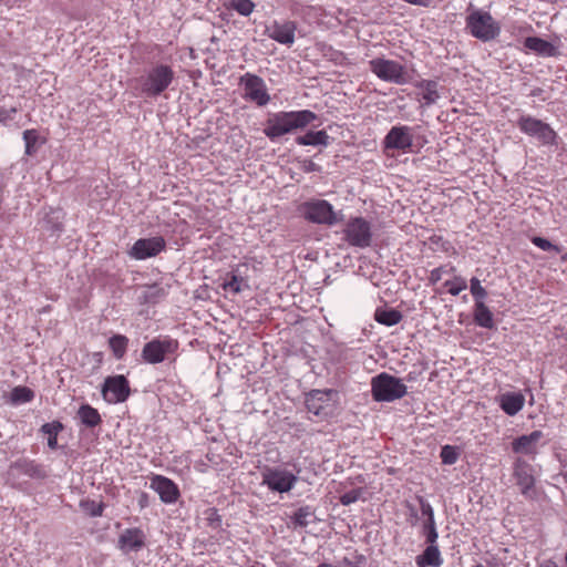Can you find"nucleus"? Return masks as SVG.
Segmentation results:
<instances>
[{
	"label": "nucleus",
	"mask_w": 567,
	"mask_h": 567,
	"mask_svg": "<svg viewBox=\"0 0 567 567\" xmlns=\"http://www.w3.org/2000/svg\"><path fill=\"white\" fill-rule=\"evenodd\" d=\"M297 481V476L287 470L267 468L262 472V483L269 489L278 493L289 492L293 488Z\"/></svg>",
	"instance_id": "13"
},
{
	"label": "nucleus",
	"mask_w": 567,
	"mask_h": 567,
	"mask_svg": "<svg viewBox=\"0 0 567 567\" xmlns=\"http://www.w3.org/2000/svg\"><path fill=\"white\" fill-rule=\"evenodd\" d=\"M542 436L543 433L540 431H534L528 435H522L513 441V451L515 453L532 454L535 452L536 443Z\"/></svg>",
	"instance_id": "22"
},
{
	"label": "nucleus",
	"mask_w": 567,
	"mask_h": 567,
	"mask_svg": "<svg viewBox=\"0 0 567 567\" xmlns=\"http://www.w3.org/2000/svg\"><path fill=\"white\" fill-rule=\"evenodd\" d=\"M415 86L421 90L423 105L430 106L436 103L440 97L436 81L422 80L417 82Z\"/></svg>",
	"instance_id": "25"
},
{
	"label": "nucleus",
	"mask_w": 567,
	"mask_h": 567,
	"mask_svg": "<svg viewBox=\"0 0 567 567\" xmlns=\"http://www.w3.org/2000/svg\"><path fill=\"white\" fill-rule=\"evenodd\" d=\"M363 494L362 488L351 489L340 496V503L344 506L355 503Z\"/></svg>",
	"instance_id": "44"
},
{
	"label": "nucleus",
	"mask_w": 567,
	"mask_h": 567,
	"mask_svg": "<svg viewBox=\"0 0 567 567\" xmlns=\"http://www.w3.org/2000/svg\"><path fill=\"white\" fill-rule=\"evenodd\" d=\"M109 346L116 359H122L126 353L128 338L123 334H114L109 339Z\"/></svg>",
	"instance_id": "31"
},
{
	"label": "nucleus",
	"mask_w": 567,
	"mask_h": 567,
	"mask_svg": "<svg viewBox=\"0 0 567 567\" xmlns=\"http://www.w3.org/2000/svg\"><path fill=\"white\" fill-rule=\"evenodd\" d=\"M23 473L31 476V477H44V471L43 468L35 464L34 462H23V464L20 465Z\"/></svg>",
	"instance_id": "42"
},
{
	"label": "nucleus",
	"mask_w": 567,
	"mask_h": 567,
	"mask_svg": "<svg viewBox=\"0 0 567 567\" xmlns=\"http://www.w3.org/2000/svg\"><path fill=\"white\" fill-rule=\"evenodd\" d=\"M17 112V107H0V123L7 124L9 121L13 120Z\"/></svg>",
	"instance_id": "47"
},
{
	"label": "nucleus",
	"mask_w": 567,
	"mask_h": 567,
	"mask_svg": "<svg viewBox=\"0 0 567 567\" xmlns=\"http://www.w3.org/2000/svg\"><path fill=\"white\" fill-rule=\"evenodd\" d=\"M420 509L423 516L426 517L423 524V534L425 535L426 543H436L439 534L436 530V524L434 519V511L431 504L422 496L417 497Z\"/></svg>",
	"instance_id": "20"
},
{
	"label": "nucleus",
	"mask_w": 567,
	"mask_h": 567,
	"mask_svg": "<svg viewBox=\"0 0 567 567\" xmlns=\"http://www.w3.org/2000/svg\"><path fill=\"white\" fill-rule=\"evenodd\" d=\"M165 247L166 243L161 236L141 238L132 246L130 256L137 260H144L157 256Z\"/></svg>",
	"instance_id": "14"
},
{
	"label": "nucleus",
	"mask_w": 567,
	"mask_h": 567,
	"mask_svg": "<svg viewBox=\"0 0 567 567\" xmlns=\"http://www.w3.org/2000/svg\"><path fill=\"white\" fill-rule=\"evenodd\" d=\"M297 24L293 21L278 22L266 25L265 34L271 40L290 48L295 43Z\"/></svg>",
	"instance_id": "15"
},
{
	"label": "nucleus",
	"mask_w": 567,
	"mask_h": 567,
	"mask_svg": "<svg viewBox=\"0 0 567 567\" xmlns=\"http://www.w3.org/2000/svg\"><path fill=\"white\" fill-rule=\"evenodd\" d=\"M454 270H455L454 267H451L450 269H446L445 267L434 268L430 272V281L435 284V282H437V281H440L442 279L443 275L450 274V272H452Z\"/></svg>",
	"instance_id": "46"
},
{
	"label": "nucleus",
	"mask_w": 567,
	"mask_h": 567,
	"mask_svg": "<svg viewBox=\"0 0 567 567\" xmlns=\"http://www.w3.org/2000/svg\"><path fill=\"white\" fill-rule=\"evenodd\" d=\"M514 476L520 493L527 496L535 485L532 465L523 458H517L514 463Z\"/></svg>",
	"instance_id": "18"
},
{
	"label": "nucleus",
	"mask_w": 567,
	"mask_h": 567,
	"mask_svg": "<svg viewBox=\"0 0 567 567\" xmlns=\"http://www.w3.org/2000/svg\"><path fill=\"white\" fill-rule=\"evenodd\" d=\"M205 520L207 525L213 529H219L221 527V516L218 511L214 507H209L204 512Z\"/></svg>",
	"instance_id": "40"
},
{
	"label": "nucleus",
	"mask_w": 567,
	"mask_h": 567,
	"mask_svg": "<svg viewBox=\"0 0 567 567\" xmlns=\"http://www.w3.org/2000/svg\"><path fill=\"white\" fill-rule=\"evenodd\" d=\"M150 487L158 494L163 503L173 504L179 497L178 486L165 476L154 475L151 477Z\"/></svg>",
	"instance_id": "16"
},
{
	"label": "nucleus",
	"mask_w": 567,
	"mask_h": 567,
	"mask_svg": "<svg viewBox=\"0 0 567 567\" xmlns=\"http://www.w3.org/2000/svg\"><path fill=\"white\" fill-rule=\"evenodd\" d=\"M178 349V341L168 336L154 338L146 342L142 349V358L150 364H157L174 354Z\"/></svg>",
	"instance_id": "9"
},
{
	"label": "nucleus",
	"mask_w": 567,
	"mask_h": 567,
	"mask_svg": "<svg viewBox=\"0 0 567 567\" xmlns=\"http://www.w3.org/2000/svg\"><path fill=\"white\" fill-rule=\"evenodd\" d=\"M39 133L37 130H25L23 132V141L25 143V154L32 156L39 147Z\"/></svg>",
	"instance_id": "32"
},
{
	"label": "nucleus",
	"mask_w": 567,
	"mask_h": 567,
	"mask_svg": "<svg viewBox=\"0 0 567 567\" xmlns=\"http://www.w3.org/2000/svg\"><path fill=\"white\" fill-rule=\"evenodd\" d=\"M145 546V534L140 528H127L118 537L117 547L123 553L138 551Z\"/></svg>",
	"instance_id": "19"
},
{
	"label": "nucleus",
	"mask_w": 567,
	"mask_h": 567,
	"mask_svg": "<svg viewBox=\"0 0 567 567\" xmlns=\"http://www.w3.org/2000/svg\"><path fill=\"white\" fill-rule=\"evenodd\" d=\"M63 425L59 421L45 423L41 427V432L48 435V446L51 450L58 447V434L62 431Z\"/></svg>",
	"instance_id": "30"
},
{
	"label": "nucleus",
	"mask_w": 567,
	"mask_h": 567,
	"mask_svg": "<svg viewBox=\"0 0 567 567\" xmlns=\"http://www.w3.org/2000/svg\"><path fill=\"white\" fill-rule=\"evenodd\" d=\"M167 293L166 289L164 287H161L158 285L148 286L144 291V299L147 302L155 303L163 297H165Z\"/></svg>",
	"instance_id": "37"
},
{
	"label": "nucleus",
	"mask_w": 567,
	"mask_h": 567,
	"mask_svg": "<svg viewBox=\"0 0 567 567\" xmlns=\"http://www.w3.org/2000/svg\"><path fill=\"white\" fill-rule=\"evenodd\" d=\"M444 286L449 288V292L452 296H458L461 291L467 288V282L465 278L461 276H455L452 280H446Z\"/></svg>",
	"instance_id": "38"
},
{
	"label": "nucleus",
	"mask_w": 567,
	"mask_h": 567,
	"mask_svg": "<svg viewBox=\"0 0 567 567\" xmlns=\"http://www.w3.org/2000/svg\"><path fill=\"white\" fill-rule=\"evenodd\" d=\"M532 243L544 251L554 250L555 252H561V248L551 244L548 239L535 236L532 238Z\"/></svg>",
	"instance_id": "43"
},
{
	"label": "nucleus",
	"mask_w": 567,
	"mask_h": 567,
	"mask_svg": "<svg viewBox=\"0 0 567 567\" xmlns=\"http://www.w3.org/2000/svg\"><path fill=\"white\" fill-rule=\"evenodd\" d=\"M369 68L382 81L399 85L409 81L406 68L398 61L375 58L369 61Z\"/></svg>",
	"instance_id": "5"
},
{
	"label": "nucleus",
	"mask_w": 567,
	"mask_h": 567,
	"mask_svg": "<svg viewBox=\"0 0 567 567\" xmlns=\"http://www.w3.org/2000/svg\"><path fill=\"white\" fill-rule=\"evenodd\" d=\"M561 260H563V261H565V262H567V252H565V254H563V255H561Z\"/></svg>",
	"instance_id": "51"
},
{
	"label": "nucleus",
	"mask_w": 567,
	"mask_h": 567,
	"mask_svg": "<svg viewBox=\"0 0 567 567\" xmlns=\"http://www.w3.org/2000/svg\"><path fill=\"white\" fill-rule=\"evenodd\" d=\"M526 49L542 55V56H555L557 49L555 45L538 37H528L524 41Z\"/></svg>",
	"instance_id": "23"
},
{
	"label": "nucleus",
	"mask_w": 567,
	"mask_h": 567,
	"mask_svg": "<svg viewBox=\"0 0 567 567\" xmlns=\"http://www.w3.org/2000/svg\"><path fill=\"white\" fill-rule=\"evenodd\" d=\"M414 128L408 125H395L390 128L383 140L385 151L406 153L413 147Z\"/></svg>",
	"instance_id": "11"
},
{
	"label": "nucleus",
	"mask_w": 567,
	"mask_h": 567,
	"mask_svg": "<svg viewBox=\"0 0 567 567\" xmlns=\"http://www.w3.org/2000/svg\"><path fill=\"white\" fill-rule=\"evenodd\" d=\"M318 118L310 110L277 112L266 121L264 134L271 141L303 130Z\"/></svg>",
	"instance_id": "2"
},
{
	"label": "nucleus",
	"mask_w": 567,
	"mask_h": 567,
	"mask_svg": "<svg viewBox=\"0 0 567 567\" xmlns=\"http://www.w3.org/2000/svg\"><path fill=\"white\" fill-rule=\"evenodd\" d=\"M239 86L243 89V99L258 106L267 105L271 97L266 82L257 74L247 72L239 78Z\"/></svg>",
	"instance_id": "6"
},
{
	"label": "nucleus",
	"mask_w": 567,
	"mask_h": 567,
	"mask_svg": "<svg viewBox=\"0 0 567 567\" xmlns=\"http://www.w3.org/2000/svg\"><path fill=\"white\" fill-rule=\"evenodd\" d=\"M501 409L509 416L516 415L525 404V396L520 392H506L497 399Z\"/></svg>",
	"instance_id": "21"
},
{
	"label": "nucleus",
	"mask_w": 567,
	"mask_h": 567,
	"mask_svg": "<svg viewBox=\"0 0 567 567\" xmlns=\"http://www.w3.org/2000/svg\"><path fill=\"white\" fill-rule=\"evenodd\" d=\"M440 456L443 464L453 465L458 458V453L454 446L445 445L442 447Z\"/></svg>",
	"instance_id": "41"
},
{
	"label": "nucleus",
	"mask_w": 567,
	"mask_h": 567,
	"mask_svg": "<svg viewBox=\"0 0 567 567\" xmlns=\"http://www.w3.org/2000/svg\"><path fill=\"white\" fill-rule=\"evenodd\" d=\"M296 143L298 145H311V146H327L329 144V135L326 131H309L305 135L298 136L296 138Z\"/></svg>",
	"instance_id": "27"
},
{
	"label": "nucleus",
	"mask_w": 567,
	"mask_h": 567,
	"mask_svg": "<svg viewBox=\"0 0 567 567\" xmlns=\"http://www.w3.org/2000/svg\"><path fill=\"white\" fill-rule=\"evenodd\" d=\"M404 1L410 4L422 6V7H429L430 3L432 2V0H404Z\"/></svg>",
	"instance_id": "48"
},
{
	"label": "nucleus",
	"mask_w": 567,
	"mask_h": 567,
	"mask_svg": "<svg viewBox=\"0 0 567 567\" xmlns=\"http://www.w3.org/2000/svg\"><path fill=\"white\" fill-rule=\"evenodd\" d=\"M33 398L34 392L27 386L19 385L11 391V401L14 404L28 403L32 401Z\"/></svg>",
	"instance_id": "33"
},
{
	"label": "nucleus",
	"mask_w": 567,
	"mask_h": 567,
	"mask_svg": "<svg viewBox=\"0 0 567 567\" xmlns=\"http://www.w3.org/2000/svg\"><path fill=\"white\" fill-rule=\"evenodd\" d=\"M101 392L107 403H122L125 402L131 394L130 383L122 374L107 377L104 380Z\"/></svg>",
	"instance_id": "12"
},
{
	"label": "nucleus",
	"mask_w": 567,
	"mask_h": 567,
	"mask_svg": "<svg viewBox=\"0 0 567 567\" xmlns=\"http://www.w3.org/2000/svg\"><path fill=\"white\" fill-rule=\"evenodd\" d=\"M539 567H558V565L553 560H545L539 564Z\"/></svg>",
	"instance_id": "50"
},
{
	"label": "nucleus",
	"mask_w": 567,
	"mask_h": 567,
	"mask_svg": "<svg viewBox=\"0 0 567 567\" xmlns=\"http://www.w3.org/2000/svg\"><path fill=\"white\" fill-rule=\"evenodd\" d=\"M78 415L87 427H95L102 422L99 411L89 404L81 405Z\"/></svg>",
	"instance_id": "29"
},
{
	"label": "nucleus",
	"mask_w": 567,
	"mask_h": 567,
	"mask_svg": "<svg viewBox=\"0 0 567 567\" xmlns=\"http://www.w3.org/2000/svg\"><path fill=\"white\" fill-rule=\"evenodd\" d=\"M342 234L343 239L352 247L367 248L372 244V227L363 217L350 218Z\"/></svg>",
	"instance_id": "8"
},
{
	"label": "nucleus",
	"mask_w": 567,
	"mask_h": 567,
	"mask_svg": "<svg viewBox=\"0 0 567 567\" xmlns=\"http://www.w3.org/2000/svg\"><path fill=\"white\" fill-rule=\"evenodd\" d=\"M305 219L310 223L332 226L339 218L333 206L324 199H311L300 206Z\"/></svg>",
	"instance_id": "7"
},
{
	"label": "nucleus",
	"mask_w": 567,
	"mask_h": 567,
	"mask_svg": "<svg viewBox=\"0 0 567 567\" xmlns=\"http://www.w3.org/2000/svg\"><path fill=\"white\" fill-rule=\"evenodd\" d=\"M465 29L472 37L483 42L492 41L501 33V25L492 14L478 9L468 13L465 20Z\"/></svg>",
	"instance_id": "3"
},
{
	"label": "nucleus",
	"mask_w": 567,
	"mask_h": 567,
	"mask_svg": "<svg viewBox=\"0 0 567 567\" xmlns=\"http://www.w3.org/2000/svg\"><path fill=\"white\" fill-rule=\"evenodd\" d=\"M331 390L321 391V390H312L306 396V408L308 412L312 413L319 417H327L329 415L328 408L330 406V394Z\"/></svg>",
	"instance_id": "17"
},
{
	"label": "nucleus",
	"mask_w": 567,
	"mask_h": 567,
	"mask_svg": "<svg viewBox=\"0 0 567 567\" xmlns=\"http://www.w3.org/2000/svg\"><path fill=\"white\" fill-rule=\"evenodd\" d=\"M175 80V71L168 64L155 63L140 78L128 83L135 96L156 99L165 93Z\"/></svg>",
	"instance_id": "1"
},
{
	"label": "nucleus",
	"mask_w": 567,
	"mask_h": 567,
	"mask_svg": "<svg viewBox=\"0 0 567 567\" xmlns=\"http://www.w3.org/2000/svg\"><path fill=\"white\" fill-rule=\"evenodd\" d=\"M313 514L315 512L310 506H302L295 512L292 523L295 526L307 527L310 523L309 518L312 517Z\"/></svg>",
	"instance_id": "35"
},
{
	"label": "nucleus",
	"mask_w": 567,
	"mask_h": 567,
	"mask_svg": "<svg viewBox=\"0 0 567 567\" xmlns=\"http://www.w3.org/2000/svg\"><path fill=\"white\" fill-rule=\"evenodd\" d=\"M103 515V505L100 504L94 511H92V516H102Z\"/></svg>",
	"instance_id": "49"
},
{
	"label": "nucleus",
	"mask_w": 567,
	"mask_h": 567,
	"mask_svg": "<svg viewBox=\"0 0 567 567\" xmlns=\"http://www.w3.org/2000/svg\"><path fill=\"white\" fill-rule=\"evenodd\" d=\"M470 282L471 293L475 302L484 301L487 296V291L484 287H482L481 281L476 277H473Z\"/></svg>",
	"instance_id": "39"
},
{
	"label": "nucleus",
	"mask_w": 567,
	"mask_h": 567,
	"mask_svg": "<svg viewBox=\"0 0 567 567\" xmlns=\"http://www.w3.org/2000/svg\"><path fill=\"white\" fill-rule=\"evenodd\" d=\"M364 561L365 557L363 555L353 553L351 556L343 557L341 564L342 567H361Z\"/></svg>",
	"instance_id": "45"
},
{
	"label": "nucleus",
	"mask_w": 567,
	"mask_h": 567,
	"mask_svg": "<svg viewBox=\"0 0 567 567\" xmlns=\"http://www.w3.org/2000/svg\"><path fill=\"white\" fill-rule=\"evenodd\" d=\"M473 316L477 326L485 329L494 328L493 313L484 301L475 302Z\"/></svg>",
	"instance_id": "26"
},
{
	"label": "nucleus",
	"mask_w": 567,
	"mask_h": 567,
	"mask_svg": "<svg viewBox=\"0 0 567 567\" xmlns=\"http://www.w3.org/2000/svg\"><path fill=\"white\" fill-rule=\"evenodd\" d=\"M427 544H429V546L423 551V554L416 557V565L419 567H426V566L440 567L443 563V559L441 557L439 546L436 545V543H427Z\"/></svg>",
	"instance_id": "24"
},
{
	"label": "nucleus",
	"mask_w": 567,
	"mask_h": 567,
	"mask_svg": "<svg viewBox=\"0 0 567 567\" xmlns=\"http://www.w3.org/2000/svg\"><path fill=\"white\" fill-rule=\"evenodd\" d=\"M402 313L396 309L377 308L374 319L377 322L386 327L398 324L402 320Z\"/></svg>",
	"instance_id": "28"
},
{
	"label": "nucleus",
	"mask_w": 567,
	"mask_h": 567,
	"mask_svg": "<svg viewBox=\"0 0 567 567\" xmlns=\"http://www.w3.org/2000/svg\"><path fill=\"white\" fill-rule=\"evenodd\" d=\"M223 288L226 291H230L233 293H239L243 290L249 288V286L243 277H239V276L233 274L229 280L224 281Z\"/></svg>",
	"instance_id": "34"
},
{
	"label": "nucleus",
	"mask_w": 567,
	"mask_h": 567,
	"mask_svg": "<svg viewBox=\"0 0 567 567\" xmlns=\"http://www.w3.org/2000/svg\"><path fill=\"white\" fill-rule=\"evenodd\" d=\"M518 128L532 137L537 138L545 145L556 143V132L545 122L530 115H522L517 121Z\"/></svg>",
	"instance_id": "10"
},
{
	"label": "nucleus",
	"mask_w": 567,
	"mask_h": 567,
	"mask_svg": "<svg viewBox=\"0 0 567 567\" xmlns=\"http://www.w3.org/2000/svg\"><path fill=\"white\" fill-rule=\"evenodd\" d=\"M251 0H229V8L238 12L243 17H248L255 9Z\"/></svg>",
	"instance_id": "36"
},
{
	"label": "nucleus",
	"mask_w": 567,
	"mask_h": 567,
	"mask_svg": "<svg viewBox=\"0 0 567 567\" xmlns=\"http://www.w3.org/2000/svg\"><path fill=\"white\" fill-rule=\"evenodd\" d=\"M372 398L377 402H393L408 393L406 385L398 378L382 372L371 381Z\"/></svg>",
	"instance_id": "4"
}]
</instances>
